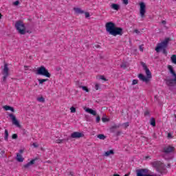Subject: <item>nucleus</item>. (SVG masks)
Here are the masks:
<instances>
[{"mask_svg": "<svg viewBox=\"0 0 176 176\" xmlns=\"http://www.w3.org/2000/svg\"><path fill=\"white\" fill-rule=\"evenodd\" d=\"M105 27L107 32H109V34L113 35V36L123 35V29L122 28L116 27L113 22L107 23Z\"/></svg>", "mask_w": 176, "mask_h": 176, "instance_id": "f257e3e1", "label": "nucleus"}, {"mask_svg": "<svg viewBox=\"0 0 176 176\" xmlns=\"http://www.w3.org/2000/svg\"><path fill=\"white\" fill-rule=\"evenodd\" d=\"M142 65L146 72V75L147 76V77L144 76V74H140L138 75V78H139L140 80H142V82H145V83H148L149 79H151V78H152V74L151 73V71L149 70V69L148 68V67L146 66V65L145 63H142Z\"/></svg>", "mask_w": 176, "mask_h": 176, "instance_id": "f03ea898", "label": "nucleus"}, {"mask_svg": "<svg viewBox=\"0 0 176 176\" xmlns=\"http://www.w3.org/2000/svg\"><path fill=\"white\" fill-rule=\"evenodd\" d=\"M168 42H170V38H166L162 42L158 43L155 47V52L159 53L160 50H162L163 54L167 56V50L166 49H167V46H168Z\"/></svg>", "mask_w": 176, "mask_h": 176, "instance_id": "7ed1b4c3", "label": "nucleus"}, {"mask_svg": "<svg viewBox=\"0 0 176 176\" xmlns=\"http://www.w3.org/2000/svg\"><path fill=\"white\" fill-rule=\"evenodd\" d=\"M14 27L20 35H25V34H27V31L25 30V25L23 21H17L15 23Z\"/></svg>", "mask_w": 176, "mask_h": 176, "instance_id": "20e7f679", "label": "nucleus"}, {"mask_svg": "<svg viewBox=\"0 0 176 176\" xmlns=\"http://www.w3.org/2000/svg\"><path fill=\"white\" fill-rule=\"evenodd\" d=\"M168 69H169L170 74L173 75L174 78L166 80V85L170 87H173L176 85V74L174 72V69H173V66L168 65Z\"/></svg>", "mask_w": 176, "mask_h": 176, "instance_id": "39448f33", "label": "nucleus"}, {"mask_svg": "<svg viewBox=\"0 0 176 176\" xmlns=\"http://www.w3.org/2000/svg\"><path fill=\"white\" fill-rule=\"evenodd\" d=\"M168 69H169L170 74L173 75L174 78L166 80V85L170 87H173L176 85V74L174 72V69H173V66L168 65Z\"/></svg>", "mask_w": 176, "mask_h": 176, "instance_id": "423d86ee", "label": "nucleus"}, {"mask_svg": "<svg viewBox=\"0 0 176 176\" xmlns=\"http://www.w3.org/2000/svg\"><path fill=\"white\" fill-rule=\"evenodd\" d=\"M37 75H42L43 76H46V78H50L52 75L49 73V71L46 69L45 66H41L37 69Z\"/></svg>", "mask_w": 176, "mask_h": 176, "instance_id": "0eeeda50", "label": "nucleus"}, {"mask_svg": "<svg viewBox=\"0 0 176 176\" xmlns=\"http://www.w3.org/2000/svg\"><path fill=\"white\" fill-rule=\"evenodd\" d=\"M2 75H3L2 78V82L3 83H6V79H8V76H9V67H8V64H4V67L2 71Z\"/></svg>", "mask_w": 176, "mask_h": 176, "instance_id": "6e6552de", "label": "nucleus"}, {"mask_svg": "<svg viewBox=\"0 0 176 176\" xmlns=\"http://www.w3.org/2000/svg\"><path fill=\"white\" fill-rule=\"evenodd\" d=\"M9 118H10L12 124L16 126V127H21V125H20V122H19V120H17V118H16V116H14L13 113L8 114Z\"/></svg>", "mask_w": 176, "mask_h": 176, "instance_id": "1a4fd4ad", "label": "nucleus"}, {"mask_svg": "<svg viewBox=\"0 0 176 176\" xmlns=\"http://www.w3.org/2000/svg\"><path fill=\"white\" fill-rule=\"evenodd\" d=\"M151 166L156 168L157 171L160 170V168H163V166H164V163H162L160 161H154L151 162Z\"/></svg>", "mask_w": 176, "mask_h": 176, "instance_id": "9d476101", "label": "nucleus"}, {"mask_svg": "<svg viewBox=\"0 0 176 176\" xmlns=\"http://www.w3.org/2000/svg\"><path fill=\"white\" fill-rule=\"evenodd\" d=\"M139 5L140 6V16L141 17H145V13H146V6L144 2H140Z\"/></svg>", "mask_w": 176, "mask_h": 176, "instance_id": "9b49d317", "label": "nucleus"}, {"mask_svg": "<svg viewBox=\"0 0 176 176\" xmlns=\"http://www.w3.org/2000/svg\"><path fill=\"white\" fill-rule=\"evenodd\" d=\"M148 173H149V170L146 168L139 169L136 171L137 176L150 175Z\"/></svg>", "mask_w": 176, "mask_h": 176, "instance_id": "f8f14e48", "label": "nucleus"}, {"mask_svg": "<svg viewBox=\"0 0 176 176\" xmlns=\"http://www.w3.org/2000/svg\"><path fill=\"white\" fill-rule=\"evenodd\" d=\"M173 151H174V147L171 146H167L163 148L162 152L165 153V155H168V153H171V152H173Z\"/></svg>", "mask_w": 176, "mask_h": 176, "instance_id": "ddd939ff", "label": "nucleus"}, {"mask_svg": "<svg viewBox=\"0 0 176 176\" xmlns=\"http://www.w3.org/2000/svg\"><path fill=\"white\" fill-rule=\"evenodd\" d=\"M85 137V134L80 132H74L71 134V138H82Z\"/></svg>", "mask_w": 176, "mask_h": 176, "instance_id": "4468645a", "label": "nucleus"}, {"mask_svg": "<svg viewBox=\"0 0 176 176\" xmlns=\"http://www.w3.org/2000/svg\"><path fill=\"white\" fill-rule=\"evenodd\" d=\"M85 112H87L88 113H90V115H93L94 116H97V111L95 110H93L90 108L85 109Z\"/></svg>", "mask_w": 176, "mask_h": 176, "instance_id": "2eb2a0df", "label": "nucleus"}, {"mask_svg": "<svg viewBox=\"0 0 176 176\" xmlns=\"http://www.w3.org/2000/svg\"><path fill=\"white\" fill-rule=\"evenodd\" d=\"M16 160L19 163H23V162H24V158L23 157V155H21V154L20 153L16 154Z\"/></svg>", "mask_w": 176, "mask_h": 176, "instance_id": "dca6fc26", "label": "nucleus"}, {"mask_svg": "<svg viewBox=\"0 0 176 176\" xmlns=\"http://www.w3.org/2000/svg\"><path fill=\"white\" fill-rule=\"evenodd\" d=\"M74 10L77 14H83V13H85V11L82 10V9L79 8H74Z\"/></svg>", "mask_w": 176, "mask_h": 176, "instance_id": "f3484780", "label": "nucleus"}, {"mask_svg": "<svg viewBox=\"0 0 176 176\" xmlns=\"http://www.w3.org/2000/svg\"><path fill=\"white\" fill-rule=\"evenodd\" d=\"M157 173H160V174L163 175V174H166L167 173V169H166V167L164 166V165L162 166V168H160L157 170Z\"/></svg>", "mask_w": 176, "mask_h": 176, "instance_id": "a211bd4d", "label": "nucleus"}, {"mask_svg": "<svg viewBox=\"0 0 176 176\" xmlns=\"http://www.w3.org/2000/svg\"><path fill=\"white\" fill-rule=\"evenodd\" d=\"M65 141L68 142L69 141V138H67L66 139H62V140H56V144H64V142H65Z\"/></svg>", "mask_w": 176, "mask_h": 176, "instance_id": "6ab92c4d", "label": "nucleus"}, {"mask_svg": "<svg viewBox=\"0 0 176 176\" xmlns=\"http://www.w3.org/2000/svg\"><path fill=\"white\" fill-rule=\"evenodd\" d=\"M35 160H32L30 162H29L28 164L24 165L25 168H28V167H30V166H32V164H34Z\"/></svg>", "mask_w": 176, "mask_h": 176, "instance_id": "aec40b11", "label": "nucleus"}, {"mask_svg": "<svg viewBox=\"0 0 176 176\" xmlns=\"http://www.w3.org/2000/svg\"><path fill=\"white\" fill-rule=\"evenodd\" d=\"M5 111H11V112H14V109L10 106L6 105L3 107Z\"/></svg>", "mask_w": 176, "mask_h": 176, "instance_id": "412c9836", "label": "nucleus"}, {"mask_svg": "<svg viewBox=\"0 0 176 176\" xmlns=\"http://www.w3.org/2000/svg\"><path fill=\"white\" fill-rule=\"evenodd\" d=\"M111 9H113L114 10H119L120 6L119 4L113 3L111 6Z\"/></svg>", "mask_w": 176, "mask_h": 176, "instance_id": "4be33fe9", "label": "nucleus"}, {"mask_svg": "<svg viewBox=\"0 0 176 176\" xmlns=\"http://www.w3.org/2000/svg\"><path fill=\"white\" fill-rule=\"evenodd\" d=\"M113 153H114L113 150H109V151H106L104 153V154L103 155V156L108 157L110 155H113Z\"/></svg>", "mask_w": 176, "mask_h": 176, "instance_id": "5701e85b", "label": "nucleus"}, {"mask_svg": "<svg viewBox=\"0 0 176 176\" xmlns=\"http://www.w3.org/2000/svg\"><path fill=\"white\" fill-rule=\"evenodd\" d=\"M5 136H4V140L5 141H8V138H9V131H8V129L5 130Z\"/></svg>", "mask_w": 176, "mask_h": 176, "instance_id": "b1692460", "label": "nucleus"}, {"mask_svg": "<svg viewBox=\"0 0 176 176\" xmlns=\"http://www.w3.org/2000/svg\"><path fill=\"white\" fill-rule=\"evenodd\" d=\"M150 124L153 126V127H155V126H156V120H155V118H151Z\"/></svg>", "mask_w": 176, "mask_h": 176, "instance_id": "393cba45", "label": "nucleus"}, {"mask_svg": "<svg viewBox=\"0 0 176 176\" xmlns=\"http://www.w3.org/2000/svg\"><path fill=\"white\" fill-rule=\"evenodd\" d=\"M170 60L173 64H176V55H172V56L170 57Z\"/></svg>", "mask_w": 176, "mask_h": 176, "instance_id": "a878e982", "label": "nucleus"}, {"mask_svg": "<svg viewBox=\"0 0 176 176\" xmlns=\"http://www.w3.org/2000/svg\"><path fill=\"white\" fill-rule=\"evenodd\" d=\"M47 80H49V79H47V78H46V79H38L39 85H43V83H45V82H47Z\"/></svg>", "mask_w": 176, "mask_h": 176, "instance_id": "bb28decb", "label": "nucleus"}, {"mask_svg": "<svg viewBox=\"0 0 176 176\" xmlns=\"http://www.w3.org/2000/svg\"><path fill=\"white\" fill-rule=\"evenodd\" d=\"M78 87H79L80 89H82V90H84V91H86V93H89V89H88L87 87L79 86V85H78Z\"/></svg>", "mask_w": 176, "mask_h": 176, "instance_id": "cd10ccee", "label": "nucleus"}, {"mask_svg": "<svg viewBox=\"0 0 176 176\" xmlns=\"http://www.w3.org/2000/svg\"><path fill=\"white\" fill-rule=\"evenodd\" d=\"M98 138H99V140H105L107 136H105L104 134H99L98 135Z\"/></svg>", "mask_w": 176, "mask_h": 176, "instance_id": "c85d7f7f", "label": "nucleus"}, {"mask_svg": "<svg viewBox=\"0 0 176 176\" xmlns=\"http://www.w3.org/2000/svg\"><path fill=\"white\" fill-rule=\"evenodd\" d=\"M37 101H38V102H45V98L43 97L38 98Z\"/></svg>", "mask_w": 176, "mask_h": 176, "instance_id": "c756f323", "label": "nucleus"}, {"mask_svg": "<svg viewBox=\"0 0 176 176\" xmlns=\"http://www.w3.org/2000/svg\"><path fill=\"white\" fill-rule=\"evenodd\" d=\"M70 111H71L72 113H75V112H76V109L75 107H72L70 108Z\"/></svg>", "mask_w": 176, "mask_h": 176, "instance_id": "7c9ffc66", "label": "nucleus"}, {"mask_svg": "<svg viewBox=\"0 0 176 176\" xmlns=\"http://www.w3.org/2000/svg\"><path fill=\"white\" fill-rule=\"evenodd\" d=\"M120 67H121V68L126 69V68H127V65L126 63H122V64H121Z\"/></svg>", "mask_w": 176, "mask_h": 176, "instance_id": "2f4dec72", "label": "nucleus"}, {"mask_svg": "<svg viewBox=\"0 0 176 176\" xmlns=\"http://www.w3.org/2000/svg\"><path fill=\"white\" fill-rule=\"evenodd\" d=\"M138 83V80L135 79L132 81V85L134 86V85H137Z\"/></svg>", "mask_w": 176, "mask_h": 176, "instance_id": "473e14b6", "label": "nucleus"}, {"mask_svg": "<svg viewBox=\"0 0 176 176\" xmlns=\"http://www.w3.org/2000/svg\"><path fill=\"white\" fill-rule=\"evenodd\" d=\"M100 79H101L102 80H104V82H107L108 80L104 76H100Z\"/></svg>", "mask_w": 176, "mask_h": 176, "instance_id": "72a5a7b5", "label": "nucleus"}, {"mask_svg": "<svg viewBox=\"0 0 176 176\" xmlns=\"http://www.w3.org/2000/svg\"><path fill=\"white\" fill-rule=\"evenodd\" d=\"M109 120H108V118H102V122H103V123H105L106 122H109Z\"/></svg>", "mask_w": 176, "mask_h": 176, "instance_id": "f704fd0d", "label": "nucleus"}, {"mask_svg": "<svg viewBox=\"0 0 176 176\" xmlns=\"http://www.w3.org/2000/svg\"><path fill=\"white\" fill-rule=\"evenodd\" d=\"M12 140H17V138H18L17 134H16V133L13 134L12 136Z\"/></svg>", "mask_w": 176, "mask_h": 176, "instance_id": "c9c22d12", "label": "nucleus"}, {"mask_svg": "<svg viewBox=\"0 0 176 176\" xmlns=\"http://www.w3.org/2000/svg\"><path fill=\"white\" fill-rule=\"evenodd\" d=\"M133 32H135V34H138V35H140V34H141V32H140V30H138V29L134 30Z\"/></svg>", "mask_w": 176, "mask_h": 176, "instance_id": "e433bc0d", "label": "nucleus"}, {"mask_svg": "<svg viewBox=\"0 0 176 176\" xmlns=\"http://www.w3.org/2000/svg\"><path fill=\"white\" fill-rule=\"evenodd\" d=\"M100 120H101V118L100 117V116H97L96 123H100Z\"/></svg>", "mask_w": 176, "mask_h": 176, "instance_id": "4c0bfd02", "label": "nucleus"}, {"mask_svg": "<svg viewBox=\"0 0 176 176\" xmlns=\"http://www.w3.org/2000/svg\"><path fill=\"white\" fill-rule=\"evenodd\" d=\"M3 155H5V151H0V157H3Z\"/></svg>", "mask_w": 176, "mask_h": 176, "instance_id": "58836bf2", "label": "nucleus"}, {"mask_svg": "<svg viewBox=\"0 0 176 176\" xmlns=\"http://www.w3.org/2000/svg\"><path fill=\"white\" fill-rule=\"evenodd\" d=\"M124 5H129V0H122Z\"/></svg>", "mask_w": 176, "mask_h": 176, "instance_id": "ea45409f", "label": "nucleus"}, {"mask_svg": "<svg viewBox=\"0 0 176 176\" xmlns=\"http://www.w3.org/2000/svg\"><path fill=\"white\" fill-rule=\"evenodd\" d=\"M20 1H16L13 3V5H14V6H17L18 5H19Z\"/></svg>", "mask_w": 176, "mask_h": 176, "instance_id": "a19ab883", "label": "nucleus"}, {"mask_svg": "<svg viewBox=\"0 0 176 176\" xmlns=\"http://www.w3.org/2000/svg\"><path fill=\"white\" fill-rule=\"evenodd\" d=\"M85 18H86V19L90 17V13H89V12H85Z\"/></svg>", "mask_w": 176, "mask_h": 176, "instance_id": "79ce46f5", "label": "nucleus"}, {"mask_svg": "<svg viewBox=\"0 0 176 176\" xmlns=\"http://www.w3.org/2000/svg\"><path fill=\"white\" fill-rule=\"evenodd\" d=\"M95 89H96V90H98V89H100V85L96 84V85H95Z\"/></svg>", "mask_w": 176, "mask_h": 176, "instance_id": "37998d69", "label": "nucleus"}, {"mask_svg": "<svg viewBox=\"0 0 176 176\" xmlns=\"http://www.w3.org/2000/svg\"><path fill=\"white\" fill-rule=\"evenodd\" d=\"M144 116H149V111H145Z\"/></svg>", "mask_w": 176, "mask_h": 176, "instance_id": "c03bdc74", "label": "nucleus"}, {"mask_svg": "<svg viewBox=\"0 0 176 176\" xmlns=\"http://www.w3.org/2000/svg\"><path fill=\"white\" fill-rule=\"evenodd\" d=\"M76 85L77 86V87H79V86H82L80 85V83L79 82V81L76 82Z\"/></svg>", "mask_w": 176, "mask_h": 176, "instance_id": "a18cd8bd", "label": "nucleus"}, {"mask_svg": "<svg viewBox=\"0 0 176 176\" xmlns=\"http://www.w3.org/2000/svg\"><path fill=\"white\" fill-rule=\"evenodd\" d=\"M124 126H125L126 127H129V122H125V123H124Z\"/></svg>", "mask_w": 176, "mask_h": 176, "instance_id": "49530a36", "label": "nucleus"}, {"mask_svg": "<svg viewBox=\"0 0 176 176\" xmlns=\"http://www.w3.org/2000/svg\"><path fill=\"white\" fill-rule=\"evenodd\" d=\"M118 128H119V126L118 125H115L111 127V129H118Z\"/></svg>", "mask_w": 176, "mask_h": 176, "instance_id": "de8ad7c7", "label": "nucleus"}, {"mask_svg": "<svg viewBox=\"0 0 176 176\" xmlns=\"http://www.w3.org/2000/svg\"><path fill=\"white\" fill-rule=\"evenodd\" d=\"M24 68H25V71H28V66L25 65Z\"/></svg>", "mask_w": 176, "mask_h": 176, "instance_id": "09e8293b", "label": "nucleus"}, {"mask_svg": "<svg viewBox=\"0 0 176 176\" xmlns=\"http://www.w3.org/2000/svg\"><path fill=\"white\" fill-rule=\"evenodd\" d=\"M95 47H96L97 49H99V47H101V46H100L99 45H94Z\"/></svg>", "mask_w": 176, "mask_h": 176, "instance_id": "8fccbe9b", "label": "nucleus"}, {"mask_svg": "<svg viewBox=\"0 0 176 176\" xmlns=\"http://www.w3.org/2000/svg\"><path fill=\"white\" fill-rule=\"evenodd\" d=\"M23 152H24V151L23 149L19 150V155H21V153H23Z\"/></svg>", "mask_w": 176, "mask_h": 176, "instance_id": "3c124183", "label": "nucleus"}, {"mask_svg": "<svg viewBox=\"0 0 176 176\" xmlns=\"http://www.w3.org/2000/svg\"><path fill=\"white\" fill-rule=\"evenodd\" d=\"M33 146H34V148H38V145H36V143H33Z\"/></svg>", "mask_w": 176, "mask_h": 176, "instance_id": "603ef678", "label": "nucleus"}, {"mask_svg": "<svg viewBox=\"0 0 176 176\" xmlns=\"http://www.w3.org/2000/svg\"><path fill=\"white\" fill-rule=\"evenodd\" d=\"M162 24H166V21H162Z\"/></svg>", "mask_w": 176, "mask_h": 176, "instance_id": "864d4df0", "label": "nucleus"}, {"mask_svg": "<svg viewBox=\"0 0 176 176\" xmlns=\"http://www.w3.org/2000/svg\"><path fill=\"white\" fill-rule=\"evenodd\" d=\"M70 175H71L72 176H74V172H70Z\"/></svg>", "mask_w": 176, "mask_h": 176, "instance_id": "5fc2aeb1", "label": "nucleus"}, {"mask_svg": "<svg viewBox=\"0 0 176 176\" xmlns=\"http://www.w3.org/2000/svg\"><path fill=\"white\" fill-rule=\"evenodd\" d=\"M168 137H171V133H168Z\"/></svg>", "mask_w": 176, "mask_h": 176, "instance_id": "6e6d98bb", "label": "nucleus"}, {"mask_svg": "<svg viewBox=\"0 0 176 176\" xmlns=\"http://www.w3.org/2000/svg\"><path fill=\"white\" fill-rule=\"evenodd\" d=\"M2 19V14L0 13V19Z\"/></svg>", "mask_w": 176, "mask_h": 176, "instance_id": "4d7b16f0", "label": "nucleus"}, {"mask_svg": "<svg viewBox=\"0 0 176 176\" xmlns=\"http://www.w3.org/2000/svg\"><path fill=\"white\" fill-rule=\"evenodd\" d=\"M140 50H141L142 52H143V50H142V48H141V47H140Z\"/></svg>", "mask_w": 176, "mask_h": 176, "instance_id": "13d9d810", "label": "nucleus"}]
</instances>
